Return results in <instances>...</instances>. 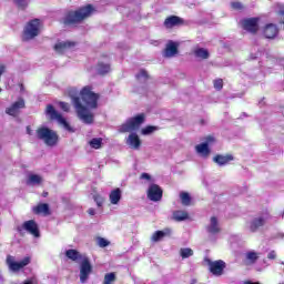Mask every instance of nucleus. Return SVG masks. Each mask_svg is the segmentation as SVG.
<instances>
[{
    "instance_id": "obj_1",
    "label": "nucleus",
    "mask_w": 284,
    "mask_h": 284,
    "mask_svg": "<svg viewBox=\"0 0 284 284\" xmlns=\"http://www.w3.org/2000/svg\"><path fill=\"white\" fill-rule=\"evenodd\" d=\"M80 98L73 97L72 104L75 110V114L82 123L92 125L94 123V113L92 110L99 108V99L101 95L92 89L90 85H85L80 90Z\"/></svg>"
},
{
    "instance_id": "obj_2",
    "label": "nucleus",
    "mask_w": 284,
    "mask_h": 284,
    "mask_svg": "<svg viewBox=\"0 0 284 284\" xmlns=\"http://www.w3.org/2000/svg\"><path fill=\"white\" fill-rule=\"evenodd\" d=\"M143 123H145V114L140 113L125 121L119 129V132L122 134L130 132L125 139V144L131 150H141L143 142L141 141L139 134L135 133V130H139Z\"/></svg>"
},
{
    "instance_id": "obj_3",
    "label": "nucleus",
    "mask_w": 284,
    "mask_h": 284,
    "mask_svg": "<svg viewBox=\"0 0 284 284\" xmlns=\"http://www.w3.org/2000/svg\"><path fill=\"white\" fill-rule=\"evenodd\" d=\"M94 12H97V9L92 4H87L77 10L70 11L64 18V24L77 26V23H83V21H85V19H90Z\"/></svg>"
},
{
    "instance_id": "obj_4",
    "label": "nucleus",
    "mask_w": 284,
    "mask_h": 284,
    "mask_svg": "<svg viewBox=\"0 0 284 284\" xmlns=\"http://www.w3.org/2000/svg\"><path fill=\"white\" fill-rule=\"evenodd\" d=\"M43 23L39 19L30 20L26 23L22 31V41H32L41 34Z\"/></svg>"
},
{
    "instance_id": "obj_5",
    "label": "nucleus",
    "mask_w": 284,
    "mask_h": 284,
    "mask_svg": "<svg viewBox=\"0 0 284 284\" xmlns=\"http://www.w3.org/2000/svg\"><path fill=\"white\" fill-rule=\"evenodd\" d=\"M37 139L43 141L49 148H54L59 143V135L52 129L47 126H40L36 131Z\"/></svg>"
},
{
    "instance_id": "obj_6",
    "label": "nucleus",
    "mask_w": 284,
    "mask_h": 284,
    "mask_svg": "<svg viewBox=\"0 0 284 284\" xmlns=\"http://www.w3.org/2000/svg\"><path fill=\"white\" fill-rule=\"evenodd\" d=\"M32 263L31 256H24L22 260L17 261V257L12 255H8L6 258V264L9 270V272H12L13 274H18V272H21V270L28 267Z\"/></svg>"
},
{
    "instance_id": "obj_7",
    "label": "nucleus",
    "mask_w": 284,
    "mask_h": 284,
    "mask_svg": "<svg viewBox=\"0 0 284 284\" xmlns=\"http://www.w3.org/2000/svg\"><path fill=\"white\" fill-rule=\"evenodd\" d=\"M45 114L51 119V121H58L59 125H61L67 132L74 133V128L70 125L68 120L61 115V113H58L57 110L52 104H48L45 108Z\"/></svg>"
},
{
    "instance_id": "obj_8",
    "label": "nucleus",
    "mask_w": 284,
    "mask_h": 284,
    "mask_svg": "<svg viewBox=\"0 0 284 284\" xmlns=\"http://www.w3.org/2000/svg\"><path fill=\"white\" fill-rule=\"evenodd\" d=\"M204 263H206L209 267V272L213 274V276H223L225 274V268L227 267V264L223 260H216L212 261L210 258H205Z\"/></svg>"
},
{
    "instance_id": "obj_9",
    "label": "nucleus",
    "mask_w": 284,
    "mask_h": 284,
    "mask_svg": "<svg viewBox=\"0 0 284 284\" xmlns=\"http://www.w3.org/2000/svg\"><path fill=\"white\" fill-rule=\"evenodd\" d=\"M265 221H266L265 216H263V215L250 217L245 222V229L252 233L258 232V230H261V227H263V225H265Z\"/></svg>"
},
{
    "instance_id": "obj_10",
    "label": "nucleus",
    "mask_w": 284,
    "mask_h": 284,
    "mask_svg": "<svg viewBox=\"0 0 284 284\" xmlns=\"http://www.w3.org/2000/svg\"><path fill=\"white\" fill-rule=\"evenodd\" d=\"M92 274V264L90 263V260L88 256H83L82 261L80 263V281L81 283H85L88 278H90V275Z\"/></svg>"
},
{
    "instance_id": "obj_11",
    "label": "nucleus",
    "mask_w": 284,
    "mask_h": 284,
    "mask_svg": "<svg viewBox=\"0 0 284 284\" xmlns=\"http://www.w3.org/2000/svg\"><path fill=\"white\" fill-rule=\"evenodd\" d=\"M180 45L181 43L170 40L162 52V57L164 59H174V57L179 55Z\"/></svg>"
},
{
    "instance_id": "obj_12",
    "label": "nucleus",
    "mask_w": 284,
    "mask_h": 284,
    "mask_svg": "<svg viewBox=\"0 0 284 284\" xmlns=\"http://www.w3.org/2000/svg\"><path fill=\"white\" fill-rule=\"evenodd\" d=\"M24 108L26 100L19 98L16 102H13L10 106L6 109V114H9V116H19Z\"/></svg>"
},
{
    "instance_id": "obj_13",
    "label": "nucleus",
    "mask_w": 284,
    "mask_h": 284,
    "mask_svg": "<svg viewBox=\"0 0 284 284\" xmlns=\"http://www.w3.org/2000/svg\"><path fill=\"white\" fill-rule=\"evenodd\" d=\"M22 230H26V232H28L36 239H39L41 236V234L39 233V225H37V222H34V220H29L24 222L22 226L18 227V232H22Z\"/></svg>"
},
{
    "instance_id": "obj_14",
    "label": "nucleus",
    "mask_w": 284,
    "mask_h": 284,
    "mask_svg": "<svg viewBox=\"0 0 284 284\" xmlns=\"http://www.w3.org/2000/svg\"><path fill=\"white\" fill-rule=\"evenodd\" d=\"M258 21L260 18H247L241 21L243 30L246 32H251L252 34H256L258 32Z\"/></svg>"
},
{
    "instance_id": "obj_15",
    "label": "nucleus",
    "mask_w": 284,
    "mask_h": 284,
    "mask_svg": "<svg viewBox=\"0 0 284 284\" xmlns=\"http://www.w3.org/2000/svg\"><path fill=\"white\" fill-rule=\"evenodd\" d=\"M205 230L207 234H211V236H216L217 234H221V222H219V217L211 216L209 220V223L205 226Z\"/></svg>"
},
{
    "instance_id": "obj_16",
    "label": "nucleus",
    "mask_w": 284,
    "mask_h": 284,
    "mask_svg": "<svg viewBox=\"0 0 284 284\" xmlns=\"http://www.w3.org/2000/svg\"><path fill=\"white\" fill-rule=\"evenodd\" d=\"M148 199L150 201H161L163 199V190L156 184H151L148 189Z\"/></svg>"
},
{
    "instance_id": "obj_17",
    "label": "nucleus",
    "mask_w": 284,
    "mask_h": 284,
    "mask_svg": "<svg viewBox=\"0 0 284 284\" xmlns=\"http://www.w3.org/2000/svg\"><path fill=\"white\" fill-rule=\"evenodd\" d=\"M194 151L200 159H210V156L212 155V149L207 146V144H203V142L196 144L194 146Z\"/></svg>"
},
{
    "instance_id": "obj_18",
    "label": "nucleus",
    "mask_w": 284,
    "mask_h": 284,
    "mask_svg": "<svg viewBox=\"0 0 284 284\" xmlns=\"http://www.w3.org/2000/svg\"><path fill=\"white\" fill-rule=\"evenodd\" d=\"M33 214H38L40 216H50L52 212L50 211V204L48 203H39L32 207Z\"/></svg>"
},
{
    "instance_id": "obj_19",
    "label": "nucleus",
    "mask_w": 284,
    "mask_h": 284,
    "mask_svg": "<svg viewBox=\"0 0 284 284\" xmlns=\"http://www.w3.org/2000/svg\"><path fill=\"white\" fill-rule=\"evenodd\" d=\"M231 161H234V155L232 154H217L213 158V163H216V165H220V168H223V165H227Z\"/></svg>"
},
{
    "instance_id": "obj_20",
    "label": "nucleus",
    "mask_w": 284,
    "mask_h": 284,
    "mask_svg": "<svg viewBox=\"0 0 284 284\" xmlns=\"http://www.w3.org/2000/svg\"><path fill=\"white\" fill-rule=\"evenodd\" d=\"M123 196V192L121 189H114L109 193V201L111 205H119L121 203V199Z\"/></svg>"
},
{
    "instance_id": "obj_21",
    "label": "nucleus",
    "mask_w": 284,
    "mask_h": 284,
    "mask_svg": "<svg viewBox=\"0 0 284 284\" xmlns=\"http://www.w3.org/2000/svg\"><path fill=\"white\" fill-rule=\"evenodd\" d=\"M176 26H183V19L176 16H171L164 20V27L168 28V30L176 28Z\"/></svg>"
},
{
    "instance_id": "obj_22",
    "label": "nucleus",
    "mask_w": 284,
    "mask_h": 284,
    "mask_svg": "<svg viewBox=\"0 0 284 284\" xmlns=\"http://www.w3.org/2000/svg\"><path fill=\"white\" fill-rule=\"evenodd\" d=\"M193 55L195 59H200V61H205L210 59V51L205 48L195 47L193 49Z\"/></svg>"
},
{
    "instance_id": "obj_23",
    "label": "nucleus",
    "mask_w": 284,
    "mask_h": 284,
    "mask_svg": "<svg viewBox=\"0 0 284 284\" xmlns=\"http://www.w3.org/2000/svg\"><path fill=\"white\" fill-rule=\"evenodd\" d=\"M171 219L172 221H176V223H181L183 221H187V219H190V214L186 211L178 210L172 212Z\"/></svg>"
},
{
    "instance_id": "obj_24",
    "label": "nucleus",
    "mask_w": 284,
    "mask_h": 284,
    "mask_svg": "<svg viewBox=\"0 0 284 284\" xmlns=\"http://www.w3.org/2000/svg\"><path fill=\"white\" fill-rule=\"evenodd\" d=\"M43 183V178L40 174L30 173L27 176V185H41Z\"/></svg>"
},
{
    "instance_id": "obj_25",
    "label": "nucleus",
    "mask_w": 284,
    "mask_h": 284,
    "mask_svg": "<svg viewBox=\"0 0 284 284\" xmlns=\"http://www.w3.org/2000/svg\"><path fill=\"white\" fill-rule=\"evenodd\" d=\"M263 34L266 39H274L278 34V28L274 24H267L263 30Z\"/></svg>"
},
{
    "instance_id": "obj_26",
    "label": "nucleus",
    "mask_w": 284,
    "mask_h": 284,
    "mask_svg": "<svg viewBox=\"0 0 284 284\" xmlns=\"http://www.w3.org/2000/svg\"><path fill=\"white\" fill-rule=\"evenodd\" d=\"M261 256V253L255 252V251H248L245 253V264L246 265H254L256 261H258Z\"/></svg>"
},
{
    "instance_id": "obj_27",
    "label": "nucleus",
    "mask_w": 284,
    "mask_h": 284,
    "mask_svg": "<svg viewBox=\"0 0 284 284\" xmlns=\"http://www.w3.org/2000/svg\"><path fill=\"white\" fill-rule=\"evenodd\" d=\"M72 45H74V42L61 41L55 43L54 50L61 54L65 52V50H69V48H72Z\"/></svg>"
},
{
    "instance_id": "obj_28",
    "label": "nucleus",
    "mask_w": 284,
    "mask_h": 284,
    "mask_svg": "<svg viewBox=\"0 0 284 284\" xmlns=\"http://www.w3.org/2000/svg\"><path fill=\"white\" fill-rule=\"evenodd\" d=\"M65 256L67 258H70V261H83V256L85 255H81L77 250H68Z\"/></svg>"
},
{
    "instance_id": "obj_29",
    "label": "nucleus",
    "mask_w": 284,
    "mask_h": 284,
    "mask_svg": "<svg viewBox=\"0 0 284 284\" xmlns=\"http://www.w3.org/2000/svg\"><path fill=\"white\" fill-rule=\"evenodd\" d=\"M166 234H170V230H165V231H156L152 234L151 236V241L153 243H159V241H163V239L165 237Z\"/></svg>"
},
{
    "instance_id": "obj_30",
    "label": "nucleus",
    "mask_w": 284,
    "mask_h": 284,
    "mask_svg": "<svg viewBox=\"0 0 284 284\" xmlns=\"http://www.w3.org/2000/svg\"><path fill=\"white\" fill-rule=\"evenodd\" d=\"M136 79L140 83H145V81H148L150 79V73H148V71L145 69H141L136 73Z\"/></svg>"
},
{
    "instance_id": "obj_31",
    "label": "nucleus",
    "mask_w": 284,
    "mask_h": 284,
    "mask_svg": "<svg viewBox=\"0 0 284 284\" xmlns=\"http://www.w3.org/2000/svg\"><path fill=\"white\" fill-rule=\"evenodd\" d=\"M89 145L93 148V150H101V145H103V139L101 138H93L89 141Z\"/></svg>"
},
{
    "instance_id": "obj_32",
    "label": "nucleus",
    "mask_w": 284,
    "mask_h": 284,
    "mask_svg": "<svg viewBox=\"0 0 284 284\" xmlns=\"http://www.w3.org/2000/svg\"><path fill=\"white\" fill-rule=\"evenodd\" d=\"M92 199L94 203H97L98 207H103V204L105 203V197L99 193H93Z\"/></svg>"
},
{
    "instance_id": "obj_33",
    "label": "nucleus",
    "mask_w": 284,
    "mask_h": 284,
    "mask_svg": "<svg viewBox=\"0 0 284 284\" xmlns=\"http://www.w3.org/2000/svg\"><path fill=\"white\" fill-rule=\"evenodd\" d=\"M180 256L182 258H190V256H194V251L190 247L180 248Z\"/></svg>"
},
{
    "instance_id": "obj_34",
    "label": "nucleus",
    "mask_w": 284,
    "mask_h": 284,
    "mask_svg": "<svg viewBox=\"0 0 284 284\" xmlns=\"http://www.w3.org/2000/svg\"><path fill=\"white\" fill-rule=\"evenodd\" d=\"M156 130H159L156 126L149 125L141 130V134L143 136H150V134H154V132H156Z\"/></svg>"
},
{
    "instance_id": "obj_35",
    "label": "nucleus",
    "mask_w": 284,
    "mask_h": 284,
    "mask_svg": "<svg viewBox=\"0 0 284 284\" xmlns=\"http://www.w3.org/2000/svg\"><path fill=\"white\" fill-rule=\"evenodd\" d=\"M231 8L232 10H234L235 12H243V10H245V4H243L242 2L239 1H233L231 2Z\"/></svg>"
},
{
    "instance_id": "obj_36",
    "label": "nucleus",
    "mask_w": 284,
    "mask_h": 284,
    "mask_svg": "<svg viewBox=\"0 0 284 284\" xmlns=\"http://www.w3.org/2000/svg\"><path fill=\"white\" fill-rule=\"evenodd\" d=\"M204 145H206L207 148H210L211 145H214V143H216V136L214 135H206L203 138V142Z\"/></svg>"
},
{
    "instance_id": "obj_37",
    "label": "nucleus",
    "mask_w": 284,
    "mask_h": 284,
    "mask_svg": "<svg viewBox=\"0 0 284 284\" xmlns=\"http://www.w3.org/2000/svg\"><path fill=\"white\" fill-rule=\"evenodd\" d=\"M116 282V274L115 273H108L104 275L103 284H113Z\"/></svg>"
},
{
    "instance_id": "obj_38",
    "label": "nucleus",
    "mask_w": 284,
    "mask_h": 284,
    "mask_svg": "<svg viewBox=\"0 0 284 284\" xmlns=\"http://www.w3.org/2000/svg\"><path fill=\"white\" fill-rule=\"evenodd\" d=\"M98 74H108V72H110V67L109 64H103V63H100L98 64Z\"/></svg>"
},
{
    "instance_id": "obj_39",
    "label": "nucleus",
    "mask_w": 284,
    "mask_h": 284,
    "mask_svg": "<svg viewBox=\"0 0 284 284\" xmlns=\"http://www.w3.org/2000/svg\"><path fill=\"white\" fill-rule=\"evenodd\" d=\"M95 243L99 247H108V245H110V241L101 236L95 239Z\"/></svg>"
},
{
    "instance_id": "obj_40",
    "label": "nucleus",
    "mask_w": 284,
    "mask_h": 284,
    "mask_svg": "<svg viewBox=\"0 0 284 284\" xmlns=\"http://www.w3.org/2000/svg\"><path fill=\"white\" fill-rule=\"evenodd\" d=\"M180 199L182 201V205H190V194L189 193H181Z\"/></svg>"
},
{
    "instance_id": "obj_41",
    "label": "nucleus",
    "mask_w": 284,
    "mask_h": 284,
    "mask_svg": "<svg viewBox=\"0 0 284 284\" xmlns=\"http://www.w3.org/2000/svg\"><path fill=\"white\" fill-rule=\"evenodd\" d=\"M16 7L18 10H26L28 8L27 1H16Z\"/></svg>"
},
{
    "instance_id": "obj_42",
    "label": "nucleus",
    "mask_w": 284,
    "mask_h": 284,
    "mask_svg": "<svg viewBox=\"0 0 284 284\" xmlns=\"http://www.w3.org/2000/svg\"><path fill=\"white\" fill-rule=\"evenodd\" d=\"M215 90H223V79L214 80Z\"/></svg>"
},
{
    "instance_id": "obj_43",
    "label": "nucleus",
    "mask_w": 284,
    "mask_h": 284,
    "mask_svg": "<svg viewBox=\"0 0 284 284\" xmlns=\"http://www.w3.org/2000/svg\"><path fill=\"white\" fill-rule=\"evenodd\" d=\"M60 108H61V110H63L64 112H70V104H69V103L60 102Z\"/></svg>"
},
{
    "instance_id": "obj_44",
    "label": "nucleus",
    "mask_w": 284,
    "mask_h": 284,
    "mask_svg": "<svg viewBox=\"0 0 284 284\" xmlns=\"http://www.w3.org/2000/svg\"><path fill=\"white\" fill-rule=\"evenodd\" d=\"M140 179L144 181H152V176L149 173H142Z\"/></svg>"
},
{
    "instance_id": "obj_45",
    "label": "nucleus",
    "mask_w": 284,
    "mask_h": 284,
    "mask_svg": "<svg viewBox=\"0 0 284 284\" xmlns=\"http://www.w3.org/2000/svg\"><path fill=\"white\" fill-rule=\"evenodd\" d=\"M267 258H270L271 261H274V258H276V252L272 251L267 254Z\"/></svg>"
},
{
    "instance_id": "obj_46",
    "label": "nucleus",
    "mask_w": 284,
    "mask_h": 284,
    "mask_svg": "<svg viewBox=\"0 0 284 284\" xmlns=\"http://www.w3.org/2000/svg\"><path fill=\"white\" fill-rule=\"evenodd\" d=\"M6 73V65L0 64V77H2ZM0 92H2L1 88H0Z\"/></svg>"
},
{
    "instance_id": "obj_47",
    "label": "nucleus",
    "mask_w": 284,
    "mask_h": 284,
    "mask_svg": "<svg viewBox=\"0 0 284 284\" xmlns=\"http://www.w3.org/2000/svg\"><path fill=\"white\" fill-rule=\"evenodd\" d=\"M88 214L90 215V216H94V214H97V210H94V209H89L88 211Z\"/></svg>"
},
{
    "instance_id": "obj_48",
    "label": "nucleus",
    "mask_w": 284,
    "mask_h": 284,
    "mask_svg": "<svg viewBox=\"0 0 284 284\" xmlns=\"http://www.w3.org/2000/svg\"><path fill=\"white\" fill-rule=\"evenodd\" d=\"M27 134H29L30 136H32V128L27 126Z\"/></svg>"
},
{
    "instance_id": "obj_49",
    "label": "nucleus",
    "mask_w": 284,
    "mask_h": 284,
    "mask_svg": "<svg viewBox=\"0 0 284 284\" xmlns=\"http://www.w3.org/2000/svg\"><path fill=\"white\" fill-rule=\"evenodd\" d=\"M244 284H261L260 282H251V281H246L244 282Z\"/></svg>"
},
{
    "instance_id": "obj_50",
    "label": "nucleus",
    "mask_w": 284,
    "mask_h": 284,
    "mask_svg": "<svg viewBox=\"0 0 284 284\" xmlns=\"http://www.w3.org/2000/svg\"><path fill=\"white\" fill-rule=\"evenodd\" d=\"M278 14H284L283 10L278 11Z\"/></svg>"
}]
</instances>
